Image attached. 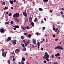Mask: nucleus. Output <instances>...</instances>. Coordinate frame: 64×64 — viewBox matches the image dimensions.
Wrapping results in <instances>:
<instances>
[{
	"mask_svg": "<svg viewBox=\"0 0 64 64\" xmlns=\"http://www.w3.org/2000/svg\"><path fill=\"white\" fill-rule=\"evenodd\" d=\"M11 40V37H8V38L6 40V41L7 42H8L9 41Z\"/></svg>",
	"mask_w": 64,
	"mask_h": 64,
	"instance_id": "nucleus-7",
	"label": "nucleus"
},
{
	"mask_svg": "<svg viewBox=\"0 0 64 64\" xmlns=\"http://www.w3.org/2000/svg\"><path fill=\"white\" fill-rule=\"evenodd\" d=\"M20 38H21L22 39H24V37L23 36H21L20 37Z\"/></svg>",
	"mask_w": 64,
	"mask_h": 64,
	"instance_id": "nucleus-30",
	"label": "nucleus"
},
{
	"mask_svg": "<svg viewBox=\"0 0 64 64\" xmlns=\"http://www.w3.org/2000/svg\"><path fill=\"white\" fill-rule=\"evenodd\" d=\"M8 15H9V16H11V15H12V13L9 14H8Z\"/></svg>",
	"mask_w": 64,
	"mask_h": 64,
	"instance_id": "nucleus-35",
	"label": "nucleus"
},
{
	"mask_svg": "<svg viewBox=\"0 0 64 64\" xmlns=\"http://www.w3.org/2000/svg\"><path fill=\"white\" fill-rule=\"evenodd\" d=\"M41 50H42V51H43L44 50H43V48H41Z\"/></svg>",
	"mask_w": 64,
	"mask_h": 64,
	"instance_id": "nucleus-59",
	"label": "nucleus"
},
{
	"mask_svg": "<svg viewBox=\"0 0 64 64\" xmlns=\"http://www.w3.org/2000/svg\"><path fill=\"white\" fill-rule=\"evenodd\" d=\"M53 30H54V31H55V30H56V28H53Z\"/></svg>",
	"mask_w": 64,
	"mask_h": 64,
	"instance_id": "nucleus-52",
	"label": "nucleus"
},
{
	"mask_svg": "<svg viewBox=\"0 0 64 64\" xmlns=\"http://www.w3.org/2000/svg\"><path fill=\"white\" fill-rule=\"evenodd\" d=\"M13 29H14V30H16V28H13Z\"/></svg>",
	"mask_w": 64,
	"mask_h": 64,
	"instance_id": "nucleus-54",
	"label": "nucleus"
},
{
	"mask_svg": "<svg viewBox=\"0 0 64 64\" xmlns=\"http://www.w3.org/2000/svg\"><path fill=\"white\" fill-rule=\"evenodd\" d=\"M7 52H6L5 54V56H6V54H7Z\"/></svg>",
	"mask_w": 64,
	"mask_h": 64,
	"instance_id": "nucleus-53",
	"label": "nucleus"
},
{
	"mask_svg": "<svg viewBox=\"0 0 64 64\" xmlns=\"http://www.w3.org/2000/svg\"><path fill=\"white\" fill-rule=\"evenodd\" d=\"M13 60H12V61H15V58H13Z\"/></svg>",
	"mask_w": 64,
	"mask_h": 64,
	"instance_id": "nucleus-44",
	"label": "nucleus"
},
{
	"mask_svg": "<svg viewBox=\"0 0 64 64\" xmlns=\"http://www.w3.org/2000/svg\"><path fill=\"white\" fill-rule=\"evenodd\" d=\"M22 29L23 30H26V27H25L23 26V27H22Z\"/></svg>",
	"mask_w": 64,
	"mask_h": 64,
	"instance_id": "nucleus-14",
	"label": "nucleus"
},
{
	"mask_svg": "<svg viewBox=\"0 0 64 64\" xmlns=\"http://www.w3.org/2000/svg\"><path fill=\"white\" fill-rule=\"evenodd\" d=\"M32 48H35V46H34V45H32Z\"/></svg>",
	"mask_w": 64,
	"mask_h": 64,
	"instance_id": "nucleus-40",
	"label": "nucleus"
},
{
	"mask_svg": "<svg viewBox=\"0 0 64 64\" xmlns=\"http://www.w3.org/2000/svg\"><path fill=\"white\" fill-rule=\"evenodd\" d=\"M31 24L32 26H34V23L33 22H32Z\"/></svg>",
	"mask_w": 64,
	"mask_h": 64,
	"instance_id": "nucleus-12",
	"label": "nucleus"
},
{
	"mask_svg": "<svg viewBox=\"0 0 64 64\" xmlns=\"http://www.w3.org/2000/svg\"><path fill=\"white\" fill-rule=\"evenodd\" d=\"M5 9H8V8H7V7H5Z\"/></svg>",
	"mask_w": 64,
	"mask_h": 64,
	"instance_id": "nucleus-55",
	"label": "nucleus"
},
{
	"mask_svg": "<svg viewBox=\"0 0 64 64\" xmlns=\"http://www.w3.org/2000/svg\"><path fill=\"white\" fill-rule=\"evenodd\" d=\"M59 30V29H58V28H56V30Z\"/></svg>",
	"mask_w": 64,
	"mask_h": 64,
	"instance_id": "nucleus-60",
	"label": "nucleus"
},
{
	"mask_svg": "<svg viewBox=\"0 0 64 64\" xmlns=\"http://www.w3.org/2000/svg\"><path fill=\"white\" fill-rule=\"evenodd\" d=\"M57 54V56H58V57L60 56V54L58 53Z\"/></svg>",
	"mask_w": 64,
	"mask_h": 64,
	"instance_id": "nucleus-27",
	"label": "nucleus"
},
{
	"mask_svg": "<svg viewBox=\"0 0 64 64\" xmlns=\"http://www.w3.org/2000/svg\"><path fill=\"white\" fill-rule=\"evenodd\" d=\"M54 64H58V62H56L54 63Z\"/></svg>",
	"mask_w": 64,
	"mask_h": 64,
	"instance_id": "nucleus-32",
	"label": "nucleus"
},
{
	"mask_svg": "<svg viewBox=\"0 0 64 64\" xmlns=\"http://www.w3.org/2000/svg\"><path fill=\"white\" fill-rule=\"evenodd\" d=\"M43 23V21H41V23Z\"/></svg>",
	"mask_w": 64,
	"mask_h": 64,
	"instance_id": "nucleus-64",
	"label": "nucleus"
},
{
	"mask_svg": "<svg viewBox=\"0 0 64 64\" xmlns=\"http://www.w3.org/2000/svg\"><path fill=\"white\" fill-rule=\"evenodd\" d=\"M36 34L37 36H38V35H40V33L39 32H36Z\"/></svg>",
	"mask_w": 64,
	"mask_h": 64,
	"instance_id": "nucleus-26",
	"label": "nucleus"
},
{
	"mask_svg": "<svg viewBox=\"0 0 64 64\" xmlns=\"http://www.w3.org/2000/svg\"><path fill=\"white\" fill-rule=\"evenodd\" d=\"M29 19H30V20H32V17H30V18Z\"/></svg>",
	"mask_w": 64,
	"mask_h": 64,
	"instance_id": "nucleus-36",
	"label": "nucleus"
},
{
	"mask_svg": "<svg viewBox=\"0 0 64 64\" xmlns=\"http://www.w3.org/2000/svg\"><path fill=\"white\" fill-rule=\"evenodd\" d=\"M11 24H13V21H12L10 22Z\"/></svg>",
	"mask_w": 64,
	"mask_h": 64,
	"instance_id": "nucleus-41",
	"label": "nucleus"
},
{
	"mask_svg": "<svg viewBox=\"0 0 64 64\" xmlns=\"http://www.w3.org/2000/svg\"><path fill=\"white\" fill-rule=\"evenodd\" d=\"M23 15H24V16H25V17H27V13H26V12H23Z\"/></svg>",
	"mask_w": 64,
	"mask_h": 64,
	"instance_id": "nucleus-8",
	"label": "nucleus"
},
{
	"mask_svg": "<svg viewBox=\"0 0 64 64\" xmlns=\"http://www.w3.org/2000/svg\"><path fill=\"white\" fill-rule=\"evenodd\" d=\"M10 2L12 4H13V2L12 1L10 0Z\"/></svg>",
	"mask_w": 64,
	"mask_h": 64,
	"instance_id": "nucleus-15",
	"label": "nucleus"
},
{
	"mask_svg": "<svg viewBox=\"0 0 64 64\" xmlns=\"http://www.w3.org/2000/svg\"><path fill=\"white\" fill-rule=\"evenodd\" d=\"M38 50H39V48L40 46V42H38Z\"/></svg>",
	"mask_w": 64,
	"mask_h": 64,
	"instance_id": "nucleus-9",
	"label": "nucleus"
},
{
	"mask_svg": "<svg viewBox=\"0 0 64 64\" xmlns=\"http://www.w3.org/2000/svg\"><path fill=\"white\" fill-rule=\"evenodd\" d=\"M14 8L13 7H11V9H13Z\"/></svg>",
	"mask_w": 64,
	"mask_h": 64,
	"instance_id": "nucleus-48",
	"label": "nucleus"
},
{
	"mask_svg": "<svg viewBox=\"0 0 64 64\" xmlns=\"http://www.w3.org/2000/svg\"><path fill=\"white\" fill-rule=\"evenodd\" d=\"M20 51L19 49H16L15 50V52L16 54H18Z\"/></svg>",
	"mask_w": 64,
	"mask_h": 64,
	"instance_id": "nucleus-5",
	"label": "nucleus"
},
{
	"mask_svg": "<svg viewBox=\"0 0 64 64\" xmlns=\"http://www.w3.org/2000/svg\"><path fill=\"white\" fill-rule=\"evenodd\" d=\"M14 18V21L15 22H16V21H17V18Z\"/></svg>",
	"mask_w": 64,
	"mask_h": 64,
	"instance_id": "nucleus-28",
	"label": "nucleus"
},
{
	"mask_svg": "<svg viewBox=\"0 0 64 64\" xmlns=\"http://www.w3.org/2000/svg\"><path fill=\"white\" fill-rule=\"evenodd\" d=\"M52 36L53 37H55V34H53Z\"/></svg>",
	"mask_w": 64,
	"mask_h": 64,
	"instance_id": "nucleus-51",
	"label": "nucleus"
},
{
	"mask_svg": "<svg viewBox=\"0 0 64 64\" xmlns=\"http://www.w3.org/2000/svg\"><path fill=\"white\" fill-rule=\"evenodd\" d=\"M33 42L35 44V45H36V40H35V39H33Z\"/></svg>",
	"mask_w": 64,
	"mask_h": 64,
	"instance_id": "nucleus-10",
	"label": "nucleus"
},
{
	"mask_svg": "<svg viewBox=\"0 0 64 64\" xmlns=\"http://www.w3.org/2000/svg\"><path fill=\"white\" fill-rule=\"evenodd\" d=\"M26 28L28 30L30 29V27H29V26H27L26 27Z\"/></svg>",
	"mask_w": 64,
	"mask_h": 64,
	"instance_id": "nucleus-20",
	"label": "nucleus"
},
{
	"mask_svg": "<svg viewBox=\"0 0 64 64\" xmlns=\"http://www.w3.org/2000/svg\"><path fill=\"white\" fill-rule=\"evenodd\" d=\"M19 27V26H16V28H18Z\"/></svg>",
	"mask_w": 64,
	"mask_h": 64,
	"instance_id": "nucleus-31",
	"label": "nucleus"
},
{
	"mask_svg": "<svg viewBox=\"0 0 64 64\" xmlns=\"http://www.w3.org/2000/svg\"><path fill=\"white\" fill-rule=\"evenodd\" d=\"M21 62L22 64H24V62Z\"/></svg>",
	"mask_w": 64,
	"mask_h": 64,
	"instance_id": "nucleus-56",
	"label": "nucleus"
},
{
	"mask_svg": "<svg viewBox=\"0 0 64 64\" xmlns=\"http://www.w3.org/2000/svg\"><path fill=\"white\" fill-rule=\"evenodd\" d=\"M45 55H44L43 57V59H46L48 61H49V55L48 54V53L47 52H46L45 53Z\"/></svg>",
	"mask_w": 64,
	"mask_h": 64,
	"instance_id": "nucleus-1",
	"label": "nucleus"
},
{
	"mask_svg": "<svg viewBox=\"0 0 64 64\" xmlns=\"http://www.w3.org/2000/svg\"><path fill=\"white\" fill-rule=\"evenodd\" d=\"M24 51H25L26 50V48L24 47Z\"/></svg>",
	"mask_w": 64,
	"mask_h": 64,
	"instance_id": "nucleus-43",
	"label": "nucleus"
},
{
	"mask_svg": "<svg viewBox=\"0 0 64 64\" xmlns=\"http://www.w3.org/2000/svg\"><path fill=\"white\" fill-rule=\"evenodd\" d=\"M4 49H3L2 48V52H4Z\"/></svg>",
	"mask_w": 64,
	"mask_h": 64,
	"instance_id": "nucleus-38",
	"label": "nucleus"
},
{
	"mask_svg": "<svg viewBox=\"0 0 64 64\" xmlns=\"http://www.w3.org/2000/svg\"><path fill=\"white\" fill-rule=\"evenodd\" d=\"M24 35H28V34H27V33L26 32V33H24Z\"/></svg>",
	"mask_w": 64,
	"mask_h": 64,
	"instance_id": "nucleus-29",
	"label": "nucleus"
},
{
	"mask_svg": "<svg viewBox=\"0 0 64 64\" xmlns=\"http://www.w3.org/2000/svg\"><path fill=\"white\" fill-rule=\"evenodd\" d=\"M21 45L23 47H24L25 45H24V44L22 43L21 44Z\"/></svg>",
	"mask_w": 64,
	"mask_h": 64,
	"instance_id": "nucleus-21",
	"label": "nucleus"
},
{
	"mask_svg": "<svg viewBox=\"0 0 64 64\" xmlns=\"http://www.w3.org/2000/svg\"><path fill=\"white\" fill-rule=\"evenodd\" d=\"M27 45H28V44H25V46H26H26H27Z\"/></svg>",
	"mask_w": 64,
	"mask_h": 64,
	"instance_id": "nucleus-47",
	"label": "nucleus"
},
{
	"mask_svg": "<svg viewBox=\"0 0 64 64\" xmlns=\"http://www.w3.org/2000/svg\"><path fill=\"white\" fill-rule=\"evenodd\" d=\"M5 54V52H3L2 53V55L4 57H5L6 56H5V54Z\"/></svg>",
	"mask_w": 64,
	"mask_h": 64,
	"instance_id": "nucleus-11",
	"label": "nucleus"
},
{
	"mask_svg": "<svg viewBox=\"0 0 64 64\" xmlns=\"http://www.w3.org/2000/svg\"><path fill=\"white\" fill-rule=\"evenodd\" d=\"M16 0H14V3H15V2H16Z\"/></svg>",
	"mask_w": 64,
	"mask_h": 64,
	"instance_id": "nucleus-61",
	"label": "nucleus"
},
{
	"mask_svg": "<svg viewBox=\"0 0 64 64\" xmlns=\"http://www.w3.org/2000/svg\"><path fill=\"white\" fill-rule=\"evenodd\" d=\"M57 49H58V50H63V48L60 46H58L54 48L55 50H56Z\"/></svg>",
	"mask_w": 64,
	"mask_h": 64,
	"instance_id": "nucleus-2",
	"label": "nucleus"
},
{
	"mask_svg": "<svg viewBox=\"0 0 64 64\" xmlns=\"http://www.w3.org/2000/svg\"><path fill=\"white\" fill-rule=\"evenodd\" d=\"M22 60L23 61H25V58H22Z\"/></svg>",
	"mask_w": 64,
	"mask_h": 64,
	"instance_id": "nucleus-13",
	"label": "nucleus"
},
{
	"mask_svg": "<svg viewBox=\"0 0 64 64\" xmlns=\"http://www.w3.org/2000/svg\"><path fill=\"white\" fill-rule=\"evenodd\" d=\"M9 23H10V22H6L5 23V24L6 25H7V24H9Z\"/></svg>",
	"mask_w": 64,
	"mask_h": 64,
	"instance_id": "nucleus-18",
	"label": "nucleus"
},
{
	"mask_svg": "<svg viewBox=\"0 0 64 64\" xmlns=\"http://www.w3.org/2000/svg\"><path fill=\"white\" fill-rule=\"evenodd\" d=\"M4 29L2 28H1L0 29V32L1 33H3V32H4Z\"/></svg>",
	"mask_w": 64,
	"mask_h": 64,
	"instance_id": "nucleus-6",
	"label": "nucleus"
},
{
	"mask_svg": "<svg viewBox=\"0 0 64 64\" xmlns=\"http://www.w3.org/2000/svg\"><path fill=\"white\" fill-rule=\"evenodd\" d=\"M28 20L27 19H26L25 20V22H28Z\"/></svg>",
	"mask_w": 64,
	"mask_h": 64,
	"instance_id": "nucleus-33",
	"label": "nucleus"
},
{
	"mask_svg": "<svg viewBox=\"0 0 64 64\" xmlns=\"http://www.w3.org/2000/svg\"><path fill=\"white\" fill-rule=\"evenodd\" d=\"M19 16V13H18L14 14L13 16V17L14 18H18Z\"/></svg>",
	"mask_w": 64,
	"mask_h": 64,
	"instance_id": "nucleus-3",
	"label": "nucleus"
},
{
	"mask_svg": "<svg viewBox=\"0 0 64 64\" xmlns=\"http://www.w3.org/2000/svg\"><path fill=\"white\" fill-rule=\"evenodd\" d=\"M43 2H47L48 1V0H43Z\"/></svg>",
	"mask_w": 64,
	"mask_h": 64,
	"instance_id": "nucleus-16",
	"label": "nucleus"
},
{
	"mask_svg": "<svg viewBox=\"0 0 64 64\" xmlns=\"http://www.w3.org/2000/svg\"><path fill=\"white\" fill-rule=\"evenodd\" d=\"M12 43L13 46H15L16 44V40H12Z\"/></svg>",
	"mask_w": 64,
	"mask_h": 64,
	"instance_id": "nucleus-4",
	"label": "nucleus"
},
{
	"mask_svg": "<svg viewBox=\"0 0 64 64\" xmlns=\"http://www.w3.org/2000/svg\"><path fill=\"white\" fill-rule=\"evenodd\" d=\"M52 58H54V54H53L51 56Z\"/></svg>",
	"mask_w": 64,
	"mask_h": 64,
	"instance_id": "nucleus-34",
	"label": "nucleus"
},
{
	"mask_svg": "<svg viewBox=\"0 0 64 64\" xmlns=\"http://www.w3.org/2000/svg\"><path fill=\"white\" fill-rule=\"evenodd\" d=\"M44 63H46V61L45 60H44Z\"/></svg>",
	"mask_w": 64,
	"mask_h": 64,
	"instance_id": "nucleus-45",
	"label": "nucleus"
},
{
	"mask_svg": "<svg viewBox=\"0 0 64 64\" xmlns=\"http://www.w3.org/2000/svg\"><path fill=\"white\" fill-rule=\"evenodd\" d=\"M27 36H28V37H31V34H28Z\"/></svg>",
	"mask_w": 64,
	"mask_h": 64,
	"instance_id": "nucleus-24",
	"label": "nucleus"
},
{
	"mask_svg": "<svg viewBox=\"0 0 64 64\" xmlns=\"http://www.w3.org/2000/svg\"><path fill=\"white\" fill-rule=\"evenodd\" d=\"M25 42V40H23V43H24Z\"/></svg>",
	"mask_w": 64,
	"mask_h": 64,
	"instance_id": "nucleus-42",
	"label": "nucleus"
},
{
	"mask_svg": "<svg viewBox=\"0 0 64 64\" xmlns=\"http://www.w3.org/2000/svg\"><path fill=\"white\" fill-rule=\"evenodd\" d=\"M62 18H64V15H62Z\"/></svg>",
	"mask_w": 64,
	"mask_h": 64,
	"instance_id": "nucleus-63",
	"label": "nucleus"
},
{
	"mask_svg": "<svg viewBox=\"0 0 64 64\" xmlns=\"http://www.w3.org/2000/svg\"><path fill=\"white\" fill-rule=\"evenodd\" d=\"M13 27H15L14 28H16V26H13Z\"/></svg>",
	"mask_w": 64,
	"mask_h": 64,
	"instance_id": "nucleus-57",
	"label": "nucleus"
},
{
	"mask_svg": "<svg viewBox=\"0 0 64 64\" xmlns=\"http://www.w3.org/2000/svg\"><path fill=\"white\" fill-rule=\"evenodd\" d=\"M6 3V2H4L2 3V5H5V4Z\"/></svg>",
	"mask_w": 64,
	"mask_h": 64,
	"instance_id": "nucleus-23",
	"label": "nucleus"
},
{
	"mask_svg": "<svg viewBox=\"0 0 64 64\" xmlns=\"http://www.w3.org/2000/svg\"><path fill=\"white\" fill-rule=\"evenodd\" d=\"M43 29L44 30H45V27H43Z\"/></svg>",
	"mask_w": 64,
	"mask_h": 64,
	"instance_id": "nucleus-58",
	"label": "nucleus"
},
{
	"mask_svg": "<svg viewBox=\"0 0 64 64\" xmlns=\"http://www.w3.org/2000/svg\"><path fill=\"white\" fill-rule=\"evenodd\" d=\"M60 58H61V57H60V56L58 57V59L59 60L60 59Z\"/></svg>",
	"mask_w": 64,
	"mask_h": 64,
	"instance_id": "nucleus-50",
	"label": "nucleus"
},
{
	"mask_svg": "<svg viewBox=\"0 0 64 64\" xmlns=\"http://www.w3.org/2000/svg\"><path fill=\"white\" fill-rule=\"evenodd\" d=\"M8 64H10V62L9 60H8Z\"/></svg>",
	"mask_w": 64,
	"mask_h": 64,
	"instance_id": "nucleus-37",
	"label": "nucleus"
},
{
	"mask_svg": "<svg viewBox=\"0 0 64 64\" xmlns=\"http://www.w3.org/2000/svg\"><path fill=\"white\" fill-rule=\"evenodd\" d=\"M44 20L45 21H46V18H44Z\"/></svg>",
	"mask_w": 64,
	"mask_h": 64,
	"instance_id": "nucleus-62",
	"label": "nucleus"
},
{
	"mask_svg": "<svg viewBox=\"0 0 64 64\" xmlns=\"http://www.w3.org/2000/svg\"><path fill=\"white\" fill-rule=\"evenodd\" d=\"M39 10L40 11H43V9L42 8H39Z\"/></svg>",
	"mask_w": 64,
	"mask_h": 64,
	"instance_id": "nucleus-19",
	"label": "nucleus"
},
{
	"mask_svg": "<svg viewBox=\"0 0 64 64\" xmlns=\"http://www.w3.org/2000/svg\"><path fill=\"white\" fill-rule=\"evenodd\" d=\"M37 18H36L35 19V20H34V21L35 22H37Z\"/></svg>",
	"mask_w": 64,
	"mask_h": 64,
	"instance_id": "nucleus-17",
	"label": "nucleus"
},
{
	"mask_svg": "<svg viewBox=\"0 0 64 64\" xmlns=\"http://www.w3.org/2000/svg\"><path fill=\"white\" fill-rule=\"evenodd\" d=\"M16 22H17L18 23H19L20 22V21L19 20V19H17Z\"/></svg>",
	"mask_w": 64,
	"mask_h": 64,
	"instance_id": "nucleus-25",
	"label": "nucleus"
},
{
	"mask_svg": "<svg viewBox=\"0 0 64 64\" xmlns=\"http://www.w3.org/2000/svg\"><path fill=\"white\" fill-rule=\"evenodd\" d=\"M60 13L62 14H63V12L62 11H61Z\"/></svg>",
	"mask_w": 64,
	"mask_h": 64,
	"instance_id": "nucleus-46",
	"label": "nucleus"
},
{
	"mask_svg": "<svg viewBox=\"0 0 64 64\" xmlns=\"http://www.w3.org/2000/svg\"><path fill=\"white\" fill-rule=\"evenodd\" d=\"M25 55L26 56H28V54L27 53Z\"/></svg>",
	"mask_w": 64,
	"mask_h": 64,
	"instance_id": "nucleus-49",
	"label": "nucleus"
},
{
	"mask_svg": "<svg viewBox=\"0 0 64 64\" xmlns=\"http://www.w3.org/2000/svg\"><path fill=\"white\" fill-rule=\"evenodd\" d=\"M27 43H28V44H29L30 43V40H28L27 42Z\"/></svg>",
	"mask_w": 64,
	"mask_h": 64,
	"instance_id": "nucleus-22",
	"label": "nucleus"
},
{
	"mask_svg": "<svg viewBox=\"0 0 64 64\" xmlns=\"http://www.w3.org/2000/svg\"><path fill=\"white\" fill-rule=\"evenodd\" d=\"M32 20H30V19H29V21L30 23H31V22H32Z\"/></svg>",
	"mask_w": 64,
	"mask_h": 64,
	"instance_id": "nucleus-39",
	"label": "nucleus"
}]
</instances>
